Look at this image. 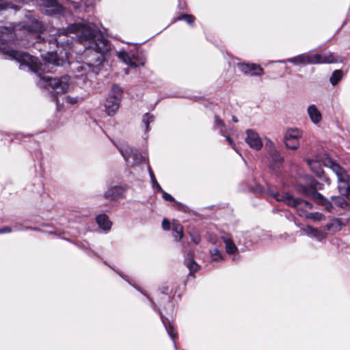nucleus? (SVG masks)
I'll list each match as a JSON object with an SVG mask.
<instances>
[{"mask_svg": "<svg viewBox=\"0 0 350 350\" xmlns=\"http://www.w3.org/2000/svg\"><path fill=\"white\" fill-rule=\"evenodd\" d=\"M49 32L51 36L49 42H53L57 46H62L69 44L68 33H75L85 47L84 57L86 61L75 64L74 69L80 75L90 72L98 73L104 60V55L110 51L111 44L95 27L90 25L77 23L70 25L66 30L51 27Z\"/></svg>", "mask_w": 350, "mask_h": 350, "instance_id": "1", "label": "nucleus"}, {"mask_svg": "<svg viewBox=\"0 0 350 350\" xmlns=\"http://www.w3.org/2000/svg\"><path fill=\"white\" fill-rule=\"evenodd\" d=\"M6 55L21 63V65L27 66L31 70L37 73L40 77L42 84L45 87L51 88L55 94H64L68 91L69 78L67 76L61 78H52L49 76L41 77V72L45 70L46 65L38 62L37 57L16 50H8L6 51Z\"/></svg>", "mask_w": 350, "mask_h": 350, "instance_id": "2", "label": "nucleus"}, {"mask_svg": "<svg viewBox=\"0 0 350 350\" xmlns=\"http://www.w3.org/2000/svg\"><path fill=\"white\" fill-rule=\"evenodd\" d=\"M323 162L325 167L332 170L338 180V191L342 197H347L350 192V187L348 183L349 176L343 169L329 157H325Z\"/></svg>", "mask_w": 350, "mask_h": 350, "instance_id": "3", "label": "nucleus"}, {"mask_svg": "<svg viewBox=\"0 0 350 350\" xmlns=\"http://www.w3.org/2000/svg\"><path fill=\"white\" fill-rule=\"evenodd\" d=\"M122 94V89L118 85H113L111 93L105 102V109L109 116H113L119 109Z\"/></svg>", "mask_w": 350, "mask_h": 350, "instance_id": "4", "label": "nucleus"}, {"mask_svg": "<svg viewBox=\"0 0 350 350\" xmlns=\"http://www.w3.org/2000/svg\"><path fill=\"white\" fill-rule=\"evenodd\" d=\"M338 62H342L341 58L335 56L332 53L327 54L306 53L307 64H332Z\"/></svg>", "mask_w": 350, "mask_h": 350, "instance_id": "5", "label": "nucleus"}, {"mask_svg": "<svg viewBox=\"0 0 350 350\" xmlns=\"http://www.w3.org/2000/svg\"><path fill=\"white\" fill-rule=\"evenodd\" d=\"M303 136V131L298 129H288L284 136V142L286 148L297 150L300 145V139Z\"/></svg>", "mask_w": 350, "mask_h": 350, "instance_id": "6", "label": "nucleus"}, {"mask_svg": "<svg viewBox=\"0 0 350 350\" xmlns=\"http://www.w3.org/2000/svg\"><path fill=\"white\" fill-rule=\"evenodd\" d=\"M321 189L322 185L314 180L311 181L309 186H304L301 185L297 187V189L301 194L308 197H323L322 194L318 192V191Z\"/></svg>", "mask_w": 350, "mask_h": 350, "instance_id": "7", "label": "nucleus"}, {"mask_svg": "<svg viewBox=\"0 0 350 350\" xmlns=\"http://www.w3.org/2000/svg\"><path fill=\"white\" fill-rule=\"evenodd\" d=\"M245 142L248 146L256 150H259L262 147V142L259 135L252 129H247L246 131V137L245 139Z\"/></svg>", "mask_w": 350, "mask_h": 350, "instance_id": "8", "label": "nucleus"}, {"mask_svg": "<svg viewBox=\"0 0 350 350\" xmlns=\"http://www.w3.org/2000/svg\"><path fill=\"white\" fill-rule=\"evenodd\" d=\"M317 202L325 206V208L329 212H335L334 204L340 206L341 208H346L348 206L347 202L345 198H331L332 202H329L327 198H316Z\"/></svg>", "mask_w": 350, "mask_h": 350, "instance_id": "9", "label": "nucleus"}, {"mask_svg": "<svg viewBox=\"0 0 350 350\" xmlns=\"http://www.w3.org/2000/svg\"><path fill=\"white\" fill-rule=\"evenodd\" d=\"M40 3L45 8V12L49 15L61 14L64 8L56 0H40Z\"/></svg>", "mask_w": 350, "mask_h": 350, "instance_id": "10", "label": "nucleus"}, {"mask_svg": "<svg viewBox=\"0 0 350 350\" xmlns=\"http://www.w3.org/2000/svg\"><path fill=\"white\" fill-rule=\"evenodd\" d=\"M40 3L45 8V12L49 15L61 14L64 8L56 0H40Z\"/></svg>", "mask_w": 350, "mask_h": 350, "instance_id": "11", "label": "nucleus"}, {"mask_svg": "<svg viewBox=\"0 0 350 350\" xmlns=\"http://www.w3.org/2000/svg\"><path fill=\"white\" fill-rule=\"evenodd\" d=\"M238 68L244 74L251 76L261 75L263 72L261 66L256 64L240 63L238 64Z\"/></svg>", "mask_w": 350, "mask_h": 350, "instance_id": "12", "label": "nucleus"}, {"mask_svg": "<svg viewBox=\"0 0 350 350\" xmlns=\"http://www.w3.org/2000/svg\"><path fill=\"white\" fill-rule=\"evenodd\" d=\"M325 157H328L326 154L319 156L316 159H307L306 162L308 166L310 167L311 170L316 174V175L319 177H321L323 174V171L322 170L321 165H323L325 166L323 162V160L325 159Z\"/></svg>", "mask_w": 350, "mask_h": 350, "instance_id": "13", "label": "nucleus"}, {"mask_svg": "<svg viewBox=\"0 0 350 350\" xmlns=\"http://www.w3.org/2000/svg\"><path fill=\"white\" fill-rule=\"evenodd\" d=\"M158 311L160 314L161 321H162L163 325L165 326V329H166L169 336L173 340L175 349H176V345L174 340L177 337V333H176V332H175L174 327L171 324L170 320L168 318L165 317L163 315L162 312L160 311V310L158 309Z\"/></svg>", "mask_w": 350, "mask_h": 350, "instance_id": "14", "label": "nucleus"}, {"mask_svg": "<svg viewBox=\"0 0 350 350\" xmlns=\"http://www.w3.org/2000/svg\"><path fill=\"white\" fill-rule=\"evenodd\" d=\"M41 56L46 62L56 66L63 65L65 62L64 57H58L57 52H47Z\"/></svg>", "mask_w": 350, "mask_h": 350, "instance_id": "15", "label": "nucleus"}, {"mask_svg": "<svg viewBox=\"0 0 350 350\" xmlns=\"http://www.w3.org/2000/svg\"><path fill=\"white\" fill-rule=\"evenodd\" d=\"M303 230L306 234L312 236L319 241H322L327 237L325 232L317 228H314L310 226H307L306 228H303Z\"/></svg>", "mask_w": 350, "mask_h": 350, "instance_id": "16", "label": "nucleus"}, {"mask_svg": "<svg viewBox=\"0 0 350 350\" xmlns=\"http://www.w3.org/2000/svg\"><path fill=\"white\" fill-rule=\"evenodd\" d=\"M118 148L126 161H128L131 156L133 157L135 160V163H139L143 160L141 155H138L137 153H135L134 150L129 147H127L125 149L121 147H118Z\"/></svg>", "mask_w": 350, "mask_h": 350, "instance_id": "17", "label": "nucleus"}, {"mask_svg": "<svg viewBox=\"0 0 350 350\" xmlns=\"http://www.w3.org/2000/svg\"><path fill=\"white\" fill-rule=\"evenodd\" d=\"M308 114L310 117V120L314 124H318L322 120V115L320 111L314 105H311L308 107Z\"/></svg>", "mask_w": 350, "mask_h": 350, "instance_id": "18", "label": "nucleus"}, {"mask_svg": "<svg viewBox=\"0 0 350 350\" xmlns=\"http://www.w3.org/2000/svg\"><path fill=\"white\" fill-rule=\"evenodd\" d=\"M96 223L100 228L105 231H109L111 227V222L105 214H100L96 217Z\"/></svg>", "mask_w": 350, "mask_h": 350, "instance_id": "19", "label": "nucleus"}, {"mask_svg": "<svg viewBox=\"0 0 350 350\" xmlns=\"http://www.w3.org/2000/svg\"><path fill=\"white\" fill-rule=\"evenodd\" d=\"M27 29L29 32L41 33L44 31V26L41 22L38 20H33L27 25Z\"/></svg>", "mask_w": 350, "mask_h": 350, "instance_id": "20", "label": "nucleus"}, {"mask_svg": "<svg viewBox=\"0 0 350 350\" xmlns=\"http://www.w3.org/2000/svg\"><path fill=\"white\" fill-rule=\"evenodd\" d=\"M118 58L122 60L125 64L131 66L136 68L137 65L136 63L133 62L131 56L126 53L124 51H120L118 53Z\"/></svg>", "mask_w": 350, "mask_h": 350, "instance_id": "21", "label": "nucleus"}, {"mask_svg": "<svg viewBox=\"0 0 350 350\" xmlns=\"http://www.w3.org/2000/svg\"><path fill=\"white\" fill-rule=\"evenodd\" d=\"M128 189L127 186L125 185H120L117 186H114L111 188L109 192V196L112 197L118 196L123 195L125 191Z\"/></svg>", "mask_w": 350, "mask_h": 350, "instance_id": "22", "label": "nucleus"}, {"mask_svg": "<svg viewBox=\"0 0 350 350\" xmlns=\"http://www.w3.org/2000/svg\"><path fill=\"white\" fill-rule=\"evenodd\" d=\"M172 230L176 234L174 235V238L177 241H180L183 237V228L182 225L178 223L176 221H173L172 222Z\"/></svg>", "mask_w": 350, "mask_h": 350, "instance_id": "23", "label": "nucleus"}, {"mask_svg": "<svg viewBox=\"0 0 350 350\" xmlns=\"http://www.w3.org/2000/svg\"><path fill=\"white\" fill-rule=\"evenodd\" d=\"M224 241L226 245V251L229 254H235L238 249L230 238H224Z\"/></svg>", "mask_w": 350, "mask_h": 350, "instance_id": "24", "label": "nucleus"}, {"mask_svg": "<svg viewBox=\"0 0 350 350\" xmlns=\"http://www.w3.org/2000/svg\"><path fill=\"white\" fill-rule=\"evenodd\" d=\"M185 263L191 273L196 272L198 269V265L193 260L191 254H188Z\"/></svg>", "mask_w": 350, "mask_h": 350, "instance_id": "25", "label": "nucleus"}, {"mask_svg": "<svg viewBox=\"0 0 350 350\" xmlns=\"http://www.w3.org/2000/svg\"><path fill=\"white\" fill-rule=\"evenodd\" d=\"M341 226L342 224L340 220L338 219H335L332 220L331 222L327 224L325 226V228L327 230L336 232L340 230Z\"/></svg>", "mask_w": 350, "mask_h": 350, "instance_id": "26", "label": "nucleus"}, {"mask_svg": "<svg viewBox=\"0 0 350 350\" xmlns=\"http://www.w3.org/2000/svg\"><path fill=\"white\" fill-rule=\"evenodd\" d=\"M267 146H269L271 150V155L275 160L276 163H280L283 161V158L280 155V154L277 151V150L275 148L274 144L273 142H269L268 144H267Z\"/></svg>", "mask_w": 350, "mask_h": 350, "instance_id": "27", "label": "nucleus"}, {"mask_svg": "<svg viewBox=\"0 0 350 350\" xmlns=\"http://www.w3.org/2000/svg\"><path fill=\"white\" fill-rule=\"evenodd\" d=\"M210 254L211 256V259L213 261H221L224 260V257L221 251L216 247H213L210 249Z\"/></svg>", "mask_w": 350, "mask_h": 350, "instance_id": "28", "label": "nucleus"}, {"mask_svg": "<svg viewBox=\"0 0 350 350\" xmlns=\"http://www.w3.org/2000/svg\"><path fill=\"white\" fill-rule=\"evenodd\" d=\"M287 62L294 64H307L306 62V53H303L296 57L289 58Z\"/></svg>", "mask_w": 350, "mask_h": 350, "instance_id": "29", "label": "nucleus"}, {"mask_svg": "<svg viewBox=\"0 0 350 350\" xmlns=\"http://www.w3.org/2000/svg\"><path fill=\"white\" fill-rule=\"evenodd\" d=\"M277 200L290 206L294 207L297 210L298 205L299 204V200H301V198H277Z\"/></svg>", "mask_w": 350, "mask_h": 350, "instance_id": "30", "label": "nucleus"}, {"mask_svg": "<svg viewBox=\"0 0 350 350\" xmlns=\"http://www.w3.org/2000/svg\"><path fill=\"white\" fill-rule=\"evenodd\" d=\"M342 76H343V73L342 72L341 70H335L331 77H330V83L333 85H336L338 81H340L341 80V79L342 78Z\"/></svg>", "mask_w": 350, "mask_h": 350, "instance_id": "31", "label": "nucleus"}, {"mask_svg": "<svg viewBox=\"0 0 350 350\" xmlns=\"http://www.w3.org/2000/svg\"><path fill=\"white\" fill-rule=\"evenodd\" d=\"M215 128L219 129L221 135H224L226 131L225 123L218 117V116H215Z\"/></svg>", "mask_w": 350, "mask_h": 350, "instance_id": "32", "label": "nucleus"}, {"mask_svg": "<svg viewBox=\"0 0 350 350\" xmlns=\"http://www.w3.org/2000/svg\"><path fill=\"white\" fill-rule=\"evenodd\" d=\"M13 1H14V2H8V4L9 5L8 8H13L16 10H18L21 8V4L27 3L31 0H13Z\"/></svg>", "mask_w": 350, "mask_h": 350, "instance_id": "33", "label": "nucleus"}, {"mask_svg": "<svg viewBox=\"0 0 350 350\" xmlns=\"http://www.w3.org/2000/svg\"><path fill=\"white\" fill-rule=\"evenodd\" d=\"M149 170H150V177H151V180H152L153 187L154 189H157V190L161 191L162 192V193H163V197H172L170 195H169L167 193H165V192L162 191L161 187H160L159 183L157 182L152 172L151 171L150 169H149Z\"/></svg>", "mask_w": 350, "mask_h": 350, "instance_id": "34", "label": "nucleus"}, {"mask_svg": "<svg viewBox=\"0 0 350 350\" xmlns=\"http://www.w3.org/2000/svg\"><path fill=\"white\" fill-rule=\"evenodd\" d=\"M312 208V205L310 202L304 200L303 198L299 200V204L298 205L297 211H306Z\"/></svg>", "mask_w": 350, "mask_h": 350, "instance_id": "35", "label": "nucleus"}, {"mask_svg": "<svg viewBox=\"0 0 350 350\" xmlns=\"http://www.w3.org/2000/svg\"><path fill=\"white\" fill-rule=\"evenodd\" d=\"M166 200H169L171 203H172V205L174 207H176V208L180 210V211H186L187 210V207L182 204L181 203H178L177 202H176L174 200V198H165Z\"/></svg>", "mask_w": 350, "mask_h": 350, "instance_id": "36", "label": "nucleus"}, {"mask_svg": "<svg viewBox=\"0 0 350 350\" xmlns=\"http://www.w3.org/2000/svg\"><path fill=\"white\" fill-rule=\"evenodd\" d=\"M154 120V116L150 113H146L144 116H143V122L144 123L145 126H146V130H148V128H149V124L152 122H153Z\"/></svg>", "mask_w": 350, "mask_h": 350, "instance_id": "37", "label": "nucleus"}, {"mask_svg": "<svg viewBox=\"0 0 350 350\" xmlns=\"http://www.w3.org/2000/svg\"><path fill=\"white\" fill-rule=\"evenodd\" d=\"M179 19L185 20L187 23L192 24L195 20V17L190 14H183L182 16L179 18Z\"/></svg>", "mask_w": 350, "mask_h": 350, "instance_id": "38", "label": "nucleus"}, {"mask_svg": "<svg viewBox=\"0 0 350 350\" xmlns=\"http://www.w3.org/2000/svg\"><path fill=\"white\" fill-rule=\"evenodd\" d=\"M11 30L5 27H3L0 25V40H2V36L3 34H8Z\"/></svg>", "mask_w": 350, "mask_h": 350, "instance_id": "39", "label": "nucleus"}, {"mask_svg": "<svg viewBox=\"0 0 350 350\" xmlns=\"http://www.w3.org/2000/svg\"><path fill=\"white\" fill-rule=\"evenodd\" d=\"M191 238L195 244H198L201 240L200 236L198 233L191 234Z\"/></svg>", "mask_w": 350, "mask_h": 350, "instance_id": "40", "label": "nucleus"}, {"mask_svg": "<svg viewBox=\"0 0 350 350\" xmlns=\"http://www.w3.org/2000/svg\"><path fill=\"white\" fill-rule=\"evenodd\" d=\"M162 228L164 230H169L170 229V222L167 219H163L162 221Z\"/></svg>", "mask_w": 350, "mask_h": 350, "instance_id": "41", "label": "nucleus"}, {"mask_svg": "<svg viewBox=\"0 0 350 350\" xmlns=\"http://www.w3.org/2000/svg\"><path fill=\"white\" fill-rule=\"evenodd\" d=\"M8 6V0H0V11L7 9Z\"/></svg>", "mask_w": 350, "mask_h": 350, "instance_id": "42", "label": "nucleus"}, {"mask_svg": "<svg viewBox=\"0 0 350 350\" xmlns=\"http://www.w3.org/2000/svg\"><path fill=\"white\" fill-rule=\"evenodd\" d=\"M226 139L228 143L232 146V148L236 152H238V150L236 149V146H235L234 143L233 142L232 139L229 136H226Z\"/></svg>", "mask_w": 350, "mask_h": 350, "instance_id": "43", "label": "nucleus"}, {"mask_svg": "<svg viewBox=\"0 0 350 350\" xmlns=\"http://www.w3.org/2000/svg\"><path fill=\"white\" fill-rule=\"evenodd\" d=\"M66 99L67 103L71 104H75L78 102V98H71L70 96H66Z\"/></svg>", "mask_w": 350, "mask_h": 350, "instance_id": "44", "label": "nucleus"}, {"mask_svg": "<svg viewBox=\"0 0 350 350\" xmlns=\"http://www.w3.org/2000/svg\"><path fill=\"white\" fill-rule=\"evenodd\" d=\"M12 232V228L10 227H4L0 228V234L3 233H10Z\"/></svg>", "mask_w": 350, "mask_h": 350, "instance_id": "45", "label": "nucleus"}, {"mask_svg": "<svg viewBox=\"0 0 350 350\" xmlns=\"http://www.w3.org/2000/svg\"><path fill=\"white\" fill-rule=\"evenodd\" d=\"M268 194L270 195L271 197H273V198L278 197L279 196V194L278 193L275 192L273 190H269V192Z\"/></svg>", "mask_w": 350, "mask_h": 350, "instance_id": "46", "label": "nucleus"}, {"mask_svg": "<svg viewBox=\"0 0 350 350\" xmlns=\"http://www.w3.org/2000/svg\"><path fill=\"white\" fill-rule=\"evenodd\" d=\"M323 217V215L321 214H318V213H316L315 214V216L313 217V219H318V220H320L321 219V217Z\"/></svg>", "mask_w": 350, "mask_h": 350, "instance_id": "47", "label": "nucleus"}, {"mask_svg": "<svg viewBox=\"0 0 350 350\" xmlns=\"http://www.w3.org/2000/svg\"><path fill=\"white\" fill-rule=\"evenodd\" d=\"M325 180L327 183L328 185L330 184V180L328 178H325Z\"/></svg>", "mask_w": 350, "mask_h": 350, "instance_id": "48", "label": "nucleus"}, {"mask_svg": "<svg viewBox=\"0 0 350 350\" xmlns=\"http://www.w3.org/2000/svg\"><path fill=\"white\" fill-rule=\"evenodd\" d=\"M232 120H233V121H234V122H238V120H237V118H236V117H234V116H233Z\"/></svg>", "mask_w": 350, "mask_h": 350, "instance_id": "49", "label": "nucleus"}, {"mask_svg": "<svg viewBox=\"0 0 350 350\" xmlns=\"http://www.w3.org/2000/svg\"><path fill=\"white\" fill-rule=\"evenodd\" d=\"M285 197H288V198H290V197H293L291 195H287Z\"/></svg>", "mask_w": 350, "mask_h": 350, "instance_id": "50", "label": "nucleus"}]
</instances>
